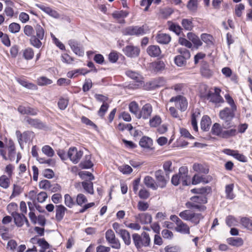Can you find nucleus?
<instances>
[{
	"instance_id": "f257e3e1",
	"label": "nucleus",
	"mask_w": 252,
	"mask_h": 252,
	"mask_svg": "<svg viewBox=\"0 0 252 252\" xmlns=\"http://www.w3.org/2000/svg\"><path fill=\"white\" fill-rule=\"evenodd\" d=\"M23 32L26 36L30 37L31 45L38 49L41 47V41L44 38L45 31L40 24H36L33 27L27 25L24 27Z\"/></svg>"
},
{
	"instance_id": "f03ea898",
	"label": "nucleus",
	"mask_w": 252,
	"mask_h": 252,
	"mask_svg": "<svg viewBox=\"0 0 252 252\" xmlns=\"http://www.w3.org/2000/svg\"><path fill=\"white\" fill-rule=\"evenodd\" d=\"M149 32L148 27L144 25L140 26H130L122 30L123 35L125 36H135L139 37L143 36Z\"/></svg>"
},
{
	"instance_id": "7ed1b4c3",
	"label": "nucleus",
	"mask_w": 252,
	"mask_h": 252,
	"mask_svg": "<svg viewBox=\"0 0 252 252\" xmlns=\"http://www.w3.org/2000/svg\"><path fill=\"white\" fill-rule=\"evenodd\" d=\"M132 239L135 247L138 250L150 245L151 239L149 234L145 232H143L141 235L133 233L132 235Z\"/></svg>"
},
{
	"instance_id": "20e7f679",
	"label": "nucleus",
	"mask_w": 252,
	"mask_h": 252,
	"mask_svg": "<svg viewBox=\"0 0 252 252\" xmlns=\"http://www.w3.org/2000/svg\"><path fill=\"white\" fill-rule=\"evenodd\" d=\"M236 110H233L232 108L225 107L220 111L219 117L220 119L224 121V123L222 124L223 129H228L233 126L231 122L234 117V112Z\"/></svg>"
},
{
	"instance_id": "39448f33",
	"label": "nucleus",
	"mask_w": 252,
	"mask_h": 252,
	"mask_svg": "<svg viewBox=\"0 0 252 252\" xmlns=\"http://www.w3.org/2000/svg\"><path fill=\"white\" fill-rule=\"evenodd\" d=\"M221 90L217 87H215L214 92H212L210 90L208 92V94L206 95V97L204 99L209 100V101L217 104L220 103H222L224 102L223 98L220 95Z\"/></svg>"
},
{
	"instance_id": "423d86ee",
	"label": "nucleus",
	"mask_w": 252,
	"mask_h": 252,
	"mask_svg": "<svg viewBox=\"0 0 252 252\" xmlns=\"http://www.w3.org/2000/svg\"><path fill=\"white\" fill-rule=\"evenodd\" d=\"M165 83L166 81L164 78L158 77L143 84V86L146 90H152L163 86Z\"/></svg>"
},
{
	"instance_id": "0eeeda50",
	"label": "nucleus",
	"mask_w": 252,
	"mask_h": 252,
	"mask_svg": "<svg viewBox=\"0 0 252 252\" xmlns=\"http://www.w3.org/2000/svg\"><path fill=\"white\" fill-rule=\"evenodd\" d=\"M105 238L110 246L115 249L121 248V243L119 240L116 238L115 234L112 229H108L105 232Z\"/></svg>"
},
{
	"instance_id": "6e6552de",
	"label": "nucleus",
	"mask_w": 252,
	"mask_h": 252,
	"mask_svg": "<svg viewBox=\"0 0 252 252\" xmlns=\"http://www.w3.org/2000/svg\"><path fill=\"white\" fill-rule=\"evenodd\" d=\"M155 176L158 188L159 187L161 189L165 188L169 179V175L165 177L164 172L161 170H158L155 172Z\"/></svg>"
},
{
	"instance_id": "1a4fd4ad",
	"label": "nucleus",
	"mask_w": 252,
	"mask_h": 252,
	"mask_svg": "<svg viewBox=\"0 0 252 252\" xmlns=\"http://www.w3.org/2000/svg\"><path fill=\"white\" fill-rule=\"evenodd\" d=\"M170 102H174L176 106L183 112L185 111L188 107L187 99L186 97L181 95L172 97L170 99Z\"/></svg>"
},
{
	"instance_id": "9d476101",
	"label": "nucleus",
	"mask_w": 252,
	"mask_h": 252,
	"mask_svg": "<svg viewBox=\"0 0 252 252\" xmlns=\"http://www.w3.org/2000/svg\"><path fill=\"white\" fill-rule=\"evenodd\" d=\"M68 44L74 54L79 57H83L84 56V49L80 43L78 41L71 39L68 41Z\"/></svg>"
},
{
	"instance_id": "9b49d317",
	"label": "nucleus",
	"mask_w": 252,
	"mask_h": 252,
	"mask_svg": "<svg viewBox=\"0 0 252 252\" xmlns=\"http://www.w3.org/2000/svg\"><path fill=\"white\" fill-rule=\"evenodd\" d=\"M82 151H77L75 147H70L67 152V157L74 164L77 163L83 156Z\"/></svg>"
},
{
	"instance_id": "f8f14e48",
	"label": "nucleus",
	"mask_w": 252,
	"mask_h": 252,
	"mask_svg": "<svg viewBox=\"0 0 252 252\" xmlns=\"http://www.w3.org/2000/svg\"><path fill=\"white\" fill-rule=\"evenodd\" d=\"M126 75L129 78L134 80L137 83L136 88H139L143 86L144 84L143 78L137 72L131 70H126L125 72Z\"/></svg>"
},
{
	"instance_id": "ddd939ff",
	"label": "nucleus",
	"mask_w": 252,
	"mask_h": 252,
	"mask_svg": "<svg viewBox=\"0 0 252 252\" xmlns=\"http://www.w3.org/2000/svg\"><path fill=\"white\" fill-rule=\"evenodd\" d=\"M153 107L151 104L146 103L144 105L138 114L137 119H148L151 116Z\"/></svg>"
},
{
	"instance_id": "4468645a",
	"label": "nucleus",
	"mask_w": 252,
	"mask_h": 252,
	"mask_svg": "<svg viewBox=\"0 0 252 252\" xmlns=\"http://www.w3.org/2000/svg\"><path fill=\"white\" fill-rule=\"evenodd\" d=\"M124 54L128 57L135 58L139 56L140 50L139 47L133 45H127L123 49Z\"/></svg>"
},
{
	"instance_id": "2eb2a0df",
	"label": "nucleus",
	"mask_w": 252,
	"mask_h": 252,
	"mask_svg": "<svg viewBox=\"0 0 252 252\" xmlns=\"http://www.w3.org/2000/svg\"><path fill=\"white\" fill-rule=\"evenodd\" d=\"M179 175L183 186L190 185L189 177L188 176V169L186 166H182L179 169Z\"/></svg>"
},
{
	"instance_id": "dca6fc26",
	"label": "nucleus",
	"mask_w": 252,
	"mask_h": 252,
	"mask_svg": "<svg viewBox=\"0 0 252 252\" xmlns=\"http://www.w3.org/2000/svg\"><path fill=\"white\" fill-rule=\"evenodd\" d=\"M32 134V132L26 131L21 133L19 130H16V135L18 139V143L21 148L23 143H27L30 140L31 135Z\"/></svg>"
},
{
	"instance_id": "f3484780",
	"label": "nucleus",
	"mask_w": 252,
	"mask_h": 252,
	"mask_svg": "<svg viewBox=\"0 0 252 252\" xmlns=\"http://www.w3.org/2000/svg\"><path fill=\"white\" fill-rule=\"evenodd\" d=\"M7 151V155L9 156V160L13 161L15 160L16 155V148L13 141L10 139L8 140L5 146Z\"/></svg>"
},
{
	"instance_id": "a211bd4d",
	"label": "nucleus",
	"mask_w": 252,
	"mask_h": 252,
	"mask_svg": "<svg viewBox=\"0 0 252 252\" xmlns=\"http://www.w3.org/2000/svg\"><path fill=\"white\" fill-rule=\"evenodd\" d=\"M129 14V12L127 10H116L113 12L112 16L119 23L125 24L126 21L124 18L127 17Z\"/></svg>"
},
{
	"instance_id": "6ab92c4d",
	"label": "nucleus",
	"mask_w": 252,
	"mask_h": 252,
	"mask_svg": "<svg viewBox=\"0 0 252 252\" xmlns=\"http://www.w3.org/2000/svg\"><path fill=\"white\" fill-rule=\"evenodd\" d=\"M12 216L14 218L15 223L18 227H21L25 222L28 226H29V222L28 219L24 214H21L19 213H12Z\"/></svg>"
},
{
	"instance_id": "aec40b11",
	"label": "nucleus",
	"mask_w": 252,
	"mask_h": 252,
	"mask_svg": "<svg viewBox=\"0 0 252 252\" xmlns=\"http://www.w3.org/2000/svg\"><path fill=\"white\" fill-rule=\"evenodd\" d=\"M200 70L201 75L205 78H210L213 75V71L210 69V65L206 61H203L201 62Z\"/></svg>"
},
{
	"instance_id": "412c9836",
	"label": "nucleus",
	"mask_w": 252,
	"mask_h": 252,
	"mask_svg": "<svg viewBox=\"0 0 252 252\" xmlns=\"http://www.w3.org/2000/svg\"><path fill=\"white\" fill-rule=\"evenodd\" d=\"M211 181V177L209 176L200 175L199 174H195L192 178L191 184L196 185L200 183L204 184H207Z\"/></svg>"
},
{
	"instance_id": "4be33fe9",
	"label": "nucleus",
	"mask_w": 252,
	"mask_h": 252,
	"mask_svg": "<svg viewBox=\"0 0 252 252\" xmlns=\"http://www.w3.org/2000/svg\"><path fill=\"white\" fill-rule=\"evenodd\" d=\"M17 110L21 114H26L31 116H36L38 112L37 108H32L30 106L26 107L23 105L19 106Z\"/></svg>"
},
{
	"instance_id": "5701e85b",
	"label": "nucleus",
	"mask_w": 252,
	"mask_h": 252,
	"mask_svg": "<svg viewBox=\"0 0 252 252\" xmlns=\"http://www.w3.org/2000/svg\"><path fill=\"white\" fill-rule=\"evenodd\" d=\"M26 122L31 126L38 129H42L45 127V125L40 120L33 119L29 117L25 118Z\"/></svg>"
},
{
	"instance_id": "b1692460",
	"label": "nucleus",
	"mask_w": 252,
	"mask_h": 252,
	"mask_svg": "<svg viewBox=\"0 0 252 252\" xmlns=\"http://www.w3.org/2000/svg\"><path fill=\"white\" fill-rule=\"evenodd\" d=\"M191 192L194 194H200L201 196H207L211 193L212 188L210 186H205L199 188H195L191 189Z\"/></svg>"
},
{
	"instance_id": "393cba45",
	"label": "nucleus",
	"mask_w": 252,
	"mask_h": 252,
	"mask_svg": "<svg viewBox=\"0 0 252 252\" xmlns=\"http://www.w3.org/2000/svg\"><path fill=\"white\" fill-rule=\"evenodd\" d=\"M37 7L46 14L55 19L60 18L59 13L56 10L52 9L51 8L46 6L43 4H37Z\"/></svg>"
},
{
	"instance_id": "a878e982",
	"label": "nucleus",
	"mask_w": 252,
	"mask_h": 252,
	"mask_svg": "<svg viewBox=\"0 0 252 252\" xmlns=\"http://www.w3.org/2000/svg\"><path fill=\"white\" fill-rule=\"evenodd\" d=\"M136 219L139 221L142 224L151 223L152 220V217L151 214L148 213L139 214L136 216Z\"/></svg>"
},
{
	"instance_id": "bb28decb",
	"label": "nucleus",
	"mask_w": 252,
	"mask_h": 252,
	"mask_svg": "<svg viewBox=\"0 0 252 252\" xmlns=\"http://www.w3.org/2000/svg\"><path fill=\"white\" fill-rule=\"evenodd\" d=\"M67 209L63 205L56 206V219L57 221H61L63 218Z\"/></svg>"
},
{
	"instance_id": "cd10ccee",
	"label": "nucleus",
	"mask_w": 252,
	"mask_h": 252,
	"mask_svg": "<svg viewBox=\"0 0 252 252\" xmlns=\"http://www.w3.org/2000/svg\"><path fill=\"white\" fill-rule=\"evenodd\" d=\"M139 144L143 149H150L153 145V140L148 136H144L140 139Z\"/></svg>"
},
{
	"instance_id": "c85d7f7f",
	"label": "nucleus",
	"mask_w": 252,
	"mask_h": 252,
	"mask_svg": "<svg viewBox=\"0 0 252 252\" xmlns=\"http://www.w3.org/2000/svg\"><path fill=\"white\" fill-rule=\"evenodd\" d=\"M156 39L159 44H167L170 42L171 38L168 34L159 33L156 36Z\"/></svg>"
},
{
	"instance_id": "c756f323",
	"label": "nucleus",
	"mask_w": 252,
	"mask_h": 252,
	"mask_svg": "<svg viewBox=\"0 0 252 252\" xmlns=\"http://www.w3.org/2000/svg\"><path fill=\"white\" fill-rule=\"evenodd\" d=\"M16 81L22 86L28 89L36 90L37 87L36 85L27 81L24 78H17Z\"/></svg>"
},
{
	"instance_id": "7c9ffc66",
	"label": "nucleus",
	"mask_w": 252,
	"mask_h": 252,
	"mask_svg": "<svg viewBox=\"0 0 252 252\" xmlns=\"http://www.w3.org/2000/svg\"><path fill=\"white\" fill-rule=\"evenodd\" d=\"M175 230L177 232L184 234H189L190 233V229L189 226L182 220L177 224Z\"/></svg>"
},
{
	"instance_id": "2f4dec72",
	"label": "nucleus",
	"mask_w": 252,
	"mask_h": 252,
	"mask_svg": "<svg viewBox=\"0 0 252 252\" xmlns=\"http://www.w3.org/2000/svg\"><path fill=\"white\" fill-rule=\"evenodd\" d=\"M147 53L152 57H157L160 55L161 51L157 45H151L147 49Z\"/></svg>"
},
{
	"instance_id": "473e14b6",
	"label": "nucleus",
	"mask_w": 252,
	"mask_h": 252,
	"mask_svg": "<svg viewBox=\"0 0 252 252\" xmlns=\"http://www.w3.org/2000/svg\"><path fill=\"white\" fill-rule=\"evenodd\" d=\"M144 183L148 188H151L153 190H157L158 189V186H157L155 180L150 176L145 177Z\"/></svg>"
},
{
	"instance_id": "72a5a7b5",
	"label": "nucleus",
	"mask_w": 252,
	"mask_h": 252,
	"mask_svg": "<svg viewBox=\"0 0 252 252\" xmlns=\"http://www.w3.org/2000/svg\"><path fill=\"white\" fill-rule=\"evenodd\" d=\"M193 169L199 174H207L209 171V169L206 165L199 163H194L193 165Z\"/></svg>"
},
{
	"instance_id": "f704fd0d",
	"label": "nucleus",
	"mask_w": 252,
	"mask_h": 252,
	"mask_svg": "<svg viewBox=\"0 0 252 252\" xmlns=\"http://www.w3.org/2000/svg\"><path fill=\"white\" fill-rule=\"evenodd\" d=\"M223 126H221L219 123H215L211 128V132L213 135L218 136L220 138H222V135L223 134Z\"/></svg>"
},
{
	"instance_id": "c9c22d12",
	"label": "nucleus",
	"mask_w": 252,
	"mask_h": 252,
	"mask_svg": "<svg viewBox=\"0 0 252 252\" xmlns=\"http://www.w3.org/2000/svg\"><path fill=\"white\" fill-rule=\"evenodd\" d=\"M80 167L83 169H90L94 166L91 161V155H86L85 158L80 163Z\"/></svg>"
},
{
	"instance_id": "e433bc0d",
	"label": "nucleus",
	"mask_w": 252,
	"mask_h": 252,
	"mask_svg": "<svg viewBox=\"0 0 252 252\" xmlns=\"http://www.w3.org/2000/svg\"><path fill=\"white\" fill-rule=\"evenodd\" d=\"M235 127L236 126L233 125L232 127L224 130L222 135V138L227 139L235 136L237 134V131Z\"/></svg>"
},
{
	"instance_id": "4c0bfd02",
	"label": "nucleus",
	"mask_w": 252,
	"mask_h": 252,
	"mask_svg": "<svg viewBox=\"0 0 252 252\" xmlns=\"http://www.w3.org/2000/svg\"><path fill=\"white\" fill-rule=\"evenodd\" d=\"M167 24L168 25V29L170 31L173 32L178 35H180L183 30L180 26L177 24L173 23L171 21H168Z\"/></svg>"
},
{
	"instance_id": "58836bf2",
	"label": "nucleus",
	"mask_w": 252,
	"mask_h": 252,
	"mask_svg": "<svg viewBox=\"0 0 252 252\" xmlns=\"http://www.w3.org/2000/svg\"><path fill=\"white\" fill-rule=\"evenodd\" d=\"M165 66L164 62L161 61L154 62L151 63V67L154 72H158L162 71L164 69Z\"/></svg>"
},
{
	"instance_id": "ea45409f",
	"label": "nucleus",
	"mask_w": 252,
	"mask_h": 252,
	"mask_svg": "<svg viewBox=\"0 0 252 252\" xmlns=\"http://www.w3.org/2000/svg\"><path fill=\"white\" fill-rule=\"evenodd\" d=\"M227 242L230 245L237 247L242 246L244 243L243 239L240 237L228 238L227 239Z\"/></svg>"
},
{
	"instance_id": "a19ab883",
	"label": "nucleus",
	"mask_w": 252,
	"mask_h": 252,
	"mask_svg": "<svg viewBox=\"0 0 252 252\" xmlns=\"http://www.w3.org/2000/svg\"><path fill=\"white\" fill-rule=\"evenodd\" d=\"M121 238L123 239L124 243L127 245L129 246L131 244V238L130 233L126 229H124L123 231L120 232V234H119Z\"/></svg>"
},
{
	"instance_id": "79ce46f5",
	"label": "nucleus",
	"mask_w": 252,
	"mask_h": 252,
	"mask_svg": "<svg viewBox=\"0 0 252 252\" xmlns=\"http://www.w3.org/2000/svg\"><path fill=\"white\" fill-rule=\"evenodd\" d=\"M187 37L195 46L197 47L200 46L202 44V43L199 38L192 32L188 33Z\"/></svg>"
},
{
	"instance_id": "37998d69",
	"label": "nucleus",
	"mask_w": 252,
	"mask_h": 252,
	"mask_svg": "<svg viewBox=\"0 0 252 252\" xmlns=\"http://www.w3.org/2000/svg\"><path fill=\"white\" fill-rule=\"evenodd\" d=\"M211 119L208 116H204L201 121V129L204 131H208L210 128Z\"/></svg>"
},
{
	"instance_id": "c03bdc74",
	"label": "nucleus",
	"mask_w": 252,
	"mask_h": 252,
	"mask_svg": "<svg viewBox=\"0 0 252 252\" xmlns=\"http://www.w3.org/2000/svg\"><path fill=\"white\" fill-rule=\"evenodd\" d=\"M181 25L185 30L189 31H191L194 27L192 18L183 19L181 22Z\"/></svg>"
},
{
	"instance_id": "a18cd8bd",
	"label": "nucleus",
	"mask_w": 252,
	"mask_h": 252,
	"mask_svg": "<svg viewBox=\"0 0 252 252\" xmlns=\"http://www.w3.org/2000/svg\"><path fill=\"white\" fill-rule=\"evenodd\" d=\"M10 178L6 175H3L0 177V187L6 189L9 188L10 183Z\"/></svg>"
},
{
	"instance_id": "49530a36",
	"label": "nucleus",
	"mask_w": 252,
	"mask_h": 252,
	"mask_svg": "<svg viewBox=\"0 0 252 252\" xmlns=\"http://www.w3.org/2000/svg\"><path fill=\"white\" fill-rule=\"evenodd\" d=\"M190 202H194L198 204H206L208 202L207 197L205 196L195 195L190 198Z\"/></svg>"
},
{
	"instance_id": "de8ad7c7",
	"label": "nucleus",
	"mask_w": 252,
	"mask_h": 252,
	"mask_svg": "<svg viewBox=\"0 0 252 252\" xmlns=\"http://www.w3.org/2000/svg\"><path fill=\"white\" fill-rule=\"evenodd\" d=\"M84 190L88 193L93 194L94 193L93 183L89 181H83L81 183Z\"/></svg>"
},
{
	"instance_id": "09e8293b",
	"label": "nucleus",
	"mask_w": 252,
	"mask_h": 252,
	"mask_svg": "<svg viewBox=\"0 0 252 252\" xmlns=\"http://www.w3.org/2000/svg\"><path fill=\"white\" fill-rule=\"evenodd\" d=\"M198 203H195L194 202H188L186 203V206L188 208L195 209L199 211H204L206 209V207L203 205L198 204Z\"/></svg>"
},
{
	"instance_id": "8fccbe9b",
	"label": "nucleus",
	"mask_w": 252,
	"mask_h": 252,
	"mask_svg": "<svg viewBox=\"0 0 252 252\" xmlns=\"http://www.w3.org/2000/svg\"><path fill=\"white\" fill-rule=\"evenodd\" d=\"M128 108L129 111L133 114L137 118L138 114L139 112V106L138 103L135 101L131 102L128 105Z\"/></svg>"
},
{
	"instance_id": "3c124183",
	"label": "nucleus",
	"mask_w": 252,
	"mask_h": 252,
	"mask_svg": "<svg viewBox=\"0 0 252 252\" xmlns=\"http://www.w3.org/2000/svg\"><path fill=\"white\" fill-rule=\"evenodd\" d=\"M240 222L243 226L249 230L252 231V220L247 217H243L241 218Z\"/></svg>"
},
{
	"instance_id": "603ef678",
	"label": "nucleus",
	"mask_w": 252,
	"mask_h": 252,
	"mask_svg": "<svg viewBox=\"0 0 252 252\" xmlns=\"http://www.w3.org/2000/svg\"><path fill=\"white\" fill-rule=\"evenodd\" d=\"M23 56L25 59L27 60H32L34 56L33 50L30 47H28L23 51Z\"/></svg>"
},
{
	"instance_id": "864d4df0",
	"label": "nucleus",
	"mask_w": 252,
	"mask_h": 252,
	"mask_svg": "<svg viewBox=\"0 0 252 252\" xmlns=\"http://www.w3.org/2000/svg\"><path fill=\"white\" fill-rule=\"evenodd\" d=\"M42 153L49 158L53 157L55 155V152L51 147L49 145H45L41 149Z\"/></svg>"
},
{
	"instance_id": "5fc2aeb1",
	"label": "nucleus",
	"mask_w": 252,
	"mask_h": 252,
	"mask_svg": "<svg viewBox=\"0 0 252 252\" xmlns=\"http://www.w3.org/2000/svg\"><path fill=\"white\" fill-rule=\"evenodd\" d=\"M234 185L233 184L227 185L225 186V192L226 193V197L228 199H233L235 195L233 193Z\"/></svg>"
},
{
	"instance_id": "6e6d98bb",
	"label": "nucleus",
	"mask_w": 252,
	"mask_h": 252,
	"mask_svg": "<svg viewBox=\"0 0 252 252\" xmlns=\"http://www.w3.org/2000/svg\"><path fill=\"white\" fill-rule=\"evenodd\" d=\"M203 218L204 217L201 214L193 213L189 221L193 223L194 225H197L199 223L200 220Z\"/></svg>"
},
{
	"instance_id": "4d7b16f0",
	"label": "nucleus",
	"mask_w": 252,
	"mask_h": 252,
	"mask_svg": "<svg viewBox=\"0 0 252 252\" xmlns=\"http://www.w3.org/2000/svg\"><path fill=\"white\" fill-rule=\"evenodd\" d=\"M208 87L206 84H201L199 87V96L201 98L204 99L208 94Z\"/></svg>"
},
{
	"instance_id": "13d9d810",
	"label": "nucleus",
	"mask_w": 252,
	"mask_h": 252,
	"mask_svg": "<svg viewBox=\"0 0 252 252\" xmlns=\"http://www.w3.org/2000/svg\"><path fill=\"white\" fill-rule=\"evenodd\" d=\"M174 63L178 66H183L186 64L187 60L179 55L175 57Z\"/></svg>"
},
{
	"instance_id": "bf43d9fd",
	"label": "nucleus",
	"mask_w": 252,
	"mask_h": 252,
	"mask_svg": "<svg viewBox=\"0 0 252 252\" xmlns=\"http://www.w3.org/2000/svg\"><path fill=\"white\" fill-rule=\"evenodd\" d=\"M178 52L180 54V56L183 57L186 60H188L190 57V53L189 50L185 48H178Z\"/></svg>"
},
{
	"instance_id": "052dcab7",
	"label": "nucleus",
	"mask_w": 252,
	"mask_h": 252,
	"mask_svg": "<svg viewBox=\"0 0 252 252\" xmlns=\"http://www.w3.org/2000/svg\"><path fill=\"white\" fill-rule=\"evenodd\" d=\"M201 40L206 43L207 45H212L213 44V36L207 33H202L201 35Z\"/></svg>"
},
{
	"instance_id": "680f3d73",
	"label": "nucleus",
	"mask_w": 252,
	"mask_h": 252,
	"mask_svg": "<svg viewBox=\"0 0 252 252\" xmlns=\"http://www.w3.org/2000/svg\"><path fill=\"white\" fill-rule=\"evenodd\" d=\"M8 29L10 32L12 33H16L20 31L21 26L20 24L13 22L9 25Z\"/></svg>"
},
{
	"instance_id": "e2e57ef3",
	"label": "nucleus",
	"mask_w": 252,
	"mask_h": 252,
	"mask_svg": "<svg viewBox=\"0 0 252 252\" xmlns=\"http://www.w3.org/2000/svg\"><path fill=\"white\" fill-rule=\"evenodd\" d=\"M64 204L68 208H71L75 204L72 197L68 194L64 195Z\"/></svg>"
},
{
	"instance_id": "0e129e2a",
	"label": "nucleus",
	"mask_w": 252,
	"mask_h": 252,
	"mask_svg": "<svg viewBox=\"0 0 252 252\" xmlns=\"http://www.w3.org/2000/svg\"><path fill=\"white\" fill-rule=\"evenodd\" d=\"M161 122V118L158 116H155L150 120L149 124L151 127H157Z\"/></svg>"
},
{
	"instance_id": "69168bd1",
	"label": "nucleus",
	"mask_w": 252,
	"mask_h": 252,
	"mask_svg": "<svg viewBox=\"0 0 252 252\" xmlns=\"http://www.w3.org/2000/svg\"><path fill=\"white\" fill-rule=\"evenodd\" d=\"M88 200L86 197L82 193L78 194L76 196V203L80 206L87 202Z\"/></svg>"
},
{
	"instance_id": "338daca9",
	"label": "nucleus",
	"mask_w": 252,
	"mask_h": 252,
	"mask_svg": "<svg viewBox=\"0 0 252 252\" xmlns=\"http://www.w3.org/2000/svg\"><path fill=\"white\" fill-rule=\"evenodd\" d=\"M22 192V189L20 186L14 184L13 187V191L10 196V198L12 199L19 195Z\"/></svg>"
},
{
	"instance_id": "774afa93",
	"label": "nucleus",
	"mask_w": 252,
	"mask_h": 252,
	"mask_svg": "<svg viewBox=\"0 0 252 252\" xmlns=\"http://www.w3.org/2000/svg\"><path fill=\"white\" fill-rule=\"evenodd\" d=\"M192 213L190 210H184L179 214V216L183 220L187 221H189L191 217Z\"/></svg>"
}]
</instances>
